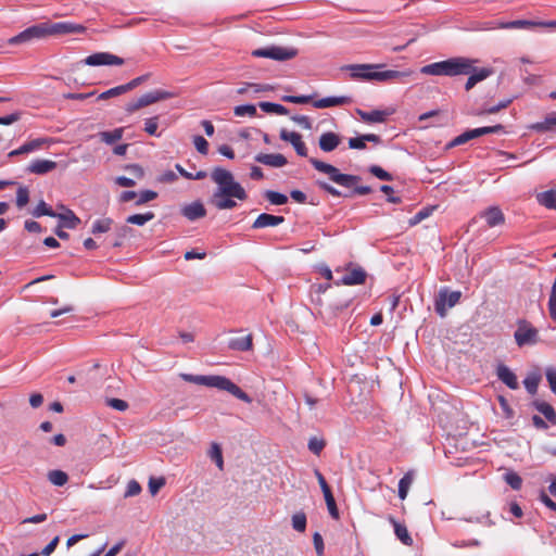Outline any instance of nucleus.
<instances>
[{"instance_id":"nucleus-1","label":"nucleus","mask_w":556,"mask_h":556,"mask_svg":"<svg viewBox=\"0 0 556 556\" xmlns=\"http://www.w3.org/2000/svg\"><path fill=\"white\" fill-rule=\"evenodd\" d=\"M211 178L216 184L211 202L217 210H231L237 206L236 199L247 200L248 194L244 188L235 180L228 169L215 167L211 173Z\"/></svg>"},{"instance_id":"nucleus-2","label":"nucleus","mask_w":556,"mask_h":556,"mask_svg":"<svg viewBox=\"0 0 556 556\" xmlns=\"http://www.w3.org/2000/svg\"><path fill=\"white\" fill-rule=\"evenodd\" d=\"M85 29L86 28L83 25L71 22H42L27 27L16 36L10 38L9 43L15 46L45 39L49 36L81 34Z\"/></svg>"},{"instance_id":"nucleus-3","label":"nucleus","mask_w":556,"mask_h":556,"mask_svg":"<svg viewBox=\"0 0 556 556\" xmlns=\"http://www.w3.org/2000/svg\"><path fill=\"white\" fill-rule=\"evenodd\" d=\"M477 62L476 59L455 56L425 65L421 67L420 72L426 75L448 77L467 75L471 71V65Z\"/></svg>"},{"instance_id":"nucleus-4","label":"nucleus","mask_w":556,"mask_h":556,"mask_svg":"<svg viewBox=\"0 0 556 556\" xmlns=\"http://www.w3.org/2000/svg\"><path fill=\"white\" fill-rule=\"evenodd\" d=\"M179 377L187 382L227 391L245 403L252 402V399L227 377L218 375H191L185 372L180 374Z\"/></svg>"},{"instance_id":"nucleus-5","label":"nucleus","mask_w":556,"mask_h":556,"mask_svg":"<svg viewBox=\"0 0 556 556\" xmlns=\"http://www.w3.org/2000/svg\"><path fill=\"white\" fill-rule=\"evenodd\" d=\"M383 64H353L348 66L350 76L354 79L388 81L406 77L410 72L386 70Z\"/></svg>"},{"instance_id":"nucleus-6","label":"nucleus","mask_w":556,"mask_h":556,"mask_svg":"<svg viewBox=\"0 0 556 556\" xmlns=\"http://www.w3.org/2000/svg\"><path fill=\"white\" fill-rule=\"evenodd\" d=\"M309 163L316 170L328 175L332 182L345 188H353V193L355 194L365 195L371 192L369 186H357V182L361 180L359 176L342 174L336 166L317 159H311Z\"/></svg>"},{"instance_id":"nucleus-7","label":"nucleus","mask_w":556,"mask_h":556,"mask_svg":"<svg viewBox=\"0 0 556 556\" xmlns=\"http://www.w3.org/2000/svg\"><path fill=\"white\" fill-rule=\"evenodd\" d=\"M174 97H175V93H173L170 91L153 90V91L147 92V93L142 94L141 97H139L138 99L127 103L125 110L128 113H134V112L138 111L141 108H144V106H148V105L153 104L155 102H159V101H162V100H167V99H170V98H174Z\"/></svg>"},{"instance_id":"nucleus-8","label":"nucleus","mask_w":556,"mask_h":556,"mask_svg":"<svg viewBox=\"0 0 556 556\" xmlns=\"http://www.w3.org/2000/svg\"><path fill=\"white\" fill-rule=\"evenodd\" d=\"M514 338L519 348L534 345L540 339L538 329L525 319L518 320Z\"/></svg>"},{"instance_id":"nucleus-9","label":"nucleus","mask_w":556,"mask_h":556,"mask_svg":"<svg viewBox=\"0 0 556 556\" xmlns=\"http://www.w3.org/2000/svg\"><path fill=\"white\" fill-rule=\"evenodd\" d=\"M296 50L293 48H283L279 46H270L266 48H260L252 52L253 56L267 58L277 61H286L294 58Z\"/></svg>"},{"instance_id":"nucleus-10","label":"nucleus","mask_w":556,"mask_h":556,"mask_svg":"<svg viewBox=\"0 0 556 556\" xmlns=\"http://www.w3.org/2000/svg\"><path fill=\"white\" fill-rule=\"evenodd\" d=\"M503 130L502 125H495V126H484L479 127L475 129L466 130L465 132L460 134L459 136L455 137L450 143L448 147H457L460 144H464L468 142L469 140L476 139L478 137L489 135V134H498Z\"/></svg>"},{"instance_id":"nucleus-11","label":"nucleus","mask_w":556,"mask_h":556,"mask_svg":"<svg viewBox=\"0 0 556 556\" xmlns=\"http://www.w3.org/2000/svg\"><path fill=\"white\" fill-rule=\"evenodd\" d=\"M462 293L459 291L442 290L435 301V312L444 317L446 309L455 306L460 300Z\"/></svg>"},{"instance_id":"nucleus-12","label":"nucleus","mask_w":556,"mask_h":556,"mask_svg":"<svg viewBox=\"0 0 556 556\" xmlns=\"http://www.w3.org/2000/svg\"><path fill=\"white\" fill-rule=\"evenodd\" d=\"M84 64L89 66H102V65H117L121 66L125 63L124 59L112 54L110 52H97L88 55L84 61Z\"/></svg>"},{"instance_id":"nucleus-13","label":"nucleus","mask_w":556,"mask_h":556,"mask_svg":"<svg viewBox=\"0 0 556 556\" xmlns=\"http://www.w3.org/2000/svg\"><path fill=\"white\" fill-rule=\"evenodd\" d=\"M280 139L283 141L290 142L300 156L307 155L306 144L302 140V136L299 132L288 131L287 129H281L280 130Z\"/></svg>"},{"instance_id":"nucleus-14","label":"nucleus","mask_w":556,"mask_h":556,"mask_svg":"<svg viewBox=\"0 0 556 556\" xmlns=\"http://www.w3.org/2000/svg\"><path fill=\"white\" fill-rule=\"evenodd\" d=\"M492 75V70L488 67H476V64L471 65L470 73L467 74L468 78L465 84V89L469 91L472 89L478 83L486 79Z\"/></svg>"},{"instance_id":"nucleus-15","label":"nucleus","mask_w":556,"mask_h":556,"mask_svg":"<svg viewBox=\"0 0 556 556\" xmlns=\"http://www.w3.org/2000/svg\"><path fill=\"white\" fill-rule=\"evenodd\" d=\"M52 139L49 138H36L25 142L18 149L13 150L9 153V156H15L20 154H27L40 150L43 146L50 144Z\"/></svg>"},{"instance_id":"nucleus-16","label":"nucleus","mask_w":556,"mask_h":556,"mask_svg":"<svg viewBox=\"0 0 556 556\" xmlns=\"http://www.w3.org/2000/svg\"><path fill=\"white\" fill-rule=\"evenodd\" d=\"M352 102H353V99L350 96H333V97H326V98L314 101L313 106L316 109H326V108L351 104Z\"/></svg>"},{"instance_id":"nucleus-17","label":"nucleus","mask_w":556,"mask_h":556,"mask_svg":"<svg viewBox=\"0 0 556 556\" xmlns=\"http://www.w3.org/2000/svg\"><path fill=\"white\" fill-rule=\"evenodd\" d=\"M341 143L340 135L333 131L323 132L319 137L318 144L319 149L324 152H332Z\"/></svg>"},{"instance_id":"nucleus-18","label":"nucleus","mask_w":556,"mask_h":556,"mask_svg":"<svg viewBox=\"0 0 556 556\" xmlns=\"http://www.w3.org/2000/svg\"><path fill=\"white\" fill-rule=\"evenodd\" d=\"M181 214L190 222H194L206 215V210L201 201H194L181 207Z\"/></svg>"},{"instance_id":"nucleus-19","label":"nucleus","mask_w":556,"mask_h":556,"mask_svg":"<svg viewBox=\"0 0 556 556\" xmlns=\"http://www.w3.org/2000/svg\"><path fill=\"white\" fill-rule=\"evenodd\" d=\"M497 378L509 389L516 390L519 387L515 372L504 364H500L496 368Z\"/></svg>"},{"instance_id":"nucleus-20","label":"nucleus","mask_w":556,"mask_h":556,"mask_svg":"<svg viewBox=\"0 0 556 556\" xmlns=\"http://www.w3.org/2000/svg\"><path fill=\"white\" fill-rule=\"evenodd\" d=\"M61 208L63 210L62 213H56L54 216L60 220L59 227L67 228V229H75L79 223L80 219L76 216V214L65 206L61 205Z\"/></svg>"},{"instance_id":"nucleus-21","label":"nucleus","mask_w":556,"mask_h":556,"mask_svg":"<svg viewBox=\"0 0 556 556\" xmlns=\"http://www.w3.org/2000/svg\"><path fill=\"white\" fill-rule=\"evenodd\" d=\"M285 222L283 216L271 215L267 213H262L257 216V218L252 224V228L262 229L266 227H276L281 225Z\"/></svg>"},{"instance_id":"nucleus-22","label":"nucleus","mask_w":556,"mask_h":556,"mask_svg":"<svg viewBox=\"0 0 556 556\" xmlns=\"http://www.w3.org/2000/svg\"><path fill=\"white\" fill-rule=\"evenodd\" d=\"M255 161L261 164H264L266 166H270V167H275V168H280L288 163L287 159L282 154H279V153H271V154L258 153L255 155Z\"/></svg>"},{"instance_id":"nucleus-23","label":"nucleus","mask_w":556,"mask_h":556,"mask_svg":"<svg viewBox=\"0 0 556 556\" xmlns=\"http://www.w3.org/2000/svg\"><path fill=\"white\" fill-rule=\"evenodd\" d=\"M58 164L54 161L37 159L34 160L27 167V170L36 175H45L56 168Z\"/></svg>"},{"instance_id":"nucleus-24","label":"nucleus","mask_w":556,"mask_h":556,"mask_svg":"<svg viewBox=\"0 0 556 556\" xmlns=\"http://www.w3.org/2000/svg\"><path fill=\"white\" fill-rule=\"evenodd\" d=\"M391 113L384 110H374L370 112L357 110V114L366 123H383Z\"/></svg>"},{"instance_id":"nucleus-25","label":"nucleus","mask_w":556,"mask_h":556,"mask_svg":"<svg viewBox=\"0 0 556 556\" xmlns=\"http://www.w3.org/2000/svg\"><path fill=\"white\" fill-rule=\"evenodd\" d=\"M535 198L540 205L548 210H556V189L539 192Z\"/></svg>"},{"instance_id":"nucleus-26","label":"nucleus","mask_w":556,"mask_h":556,"mask_svg":"<svg viewBox=\"0 0 556 556\" xmlns=\"http://www.w3.org/2000/svg\"><path fill=\"white\" fill-rule=\"evenodd\" d=\"M482 216L485 218L489 227H495L504 223V214L498 207H490L483 212Z\"/></svg>"},{"instance_id":"nucleus-27","label":"nucleus","mask_w":556,"mask_h":556,"mask_svg":"<svg viewBox=\"0 0 556 556\" xmlns=\"http://www.w3.org/2000/svg\"><path fill=\"white\" fill-rule=\"evenodd\" d=\"M366 273L362 268H356L345 274L341 281L345 286L361 285L365 281Z\"/></svg>"},{"instance_id":"nucleus-28","label":"nucleus","mask_w":556,"mask_h":556,"mask_svg":"<svg viewBox=\"0 0 556 556\" xmlns=\"http://www.w3.org/2000/svg\"><path fill=\"white\" fill-rule=\"evenodd\" d=\"M228 348L233 351H249L252 349V336L231 338Z\"/></svg>"},{"instance_id":"nucleus-29","label":"nucleus","mask_w":556,"mask_h":556,"mask_svg":"<svg viewBox=\"0 0 556 556\" xmlns=\"http://www.w3.org/2000/svg\"><path fill=\"white\" fill-rule=\"evenodd\" d=\"M533 405L548 421L556 424V412L551 404L544 401H534Z\"/></svg>"},{"instance_id":"nucleus-30","label":"nucleus","mask_w":556,"mask_h":556,"mask_svg":"<svg viewBox=\"0 0 556 556\" xmlns=\"http://www.w3.org/2000/svg\"><path fill=\"white\" fill-rule=\"evenodd\" d=\"M114 222L110 217L100 218L93 222L91 227L92 235H100L108 232L112 229Z\"/></svg>"},{"instance_id":"nucleus-31","label":"nucleus","mask_w":556,"mask_h":556,"mask_svg":"<svg viewBox=\"0 0 556 556\" xmlns=\"http://www.w3.org/2000/svg\"><path fill=\"white\" fill-rule=\"evenodd\" d=\"M556 127V114L547 115L544 121L538 122L531 126L533 130L545 132Z\"/></svg>"},{"instance_id":"nucleus-32","label":"nucleus","mask_w":556,"mask_h":556,"mask_svg":"<svg viewBox=\"0 0 556 556\" xmlns=\"http://www.w3.org/2000/svg\"><path fill=\"white\" fill-rule=\"evenodd\" d=\"M392 523L394 526V533L396 538L405 545L410 546L413 544V539L410 538L407 528L404 525H401L392 519Z\"/></svg>"},{"instance_id":"nucleus-33","label":"nucleus","mask_w":556,"mask_h":556,"mask_svg":"<svg viewBox=\"0 0 556 556\" xmlns=\"http://www.w3.org/2000/svg\"><path fill=\"white\" fill-rule=\"evenodd\" d=\"M414 481V473L408 471L406 472L403 478L399 481V497L401 500H405L407 494H408V490L412 485Z\"/></svg>"},{"instance_id":"nucleus-34","label":"nucleus","mask_w":556,"mask_h":556,"mask_svg":"<svg viewBox=\"0 0 556 556\" xmlns=\"http://www.w3.org/2000/svg\"><path fill=\"white\" fill-rule=\"evenodd\" d=\"M154 217H155V215H154L153 212H147V213H143V214L129 215L126 218V222L128 224H132V225H137V226H143L147 223H149L150 220H152Z\"/></svg>"},{"instance_id":"nucleus-35","label":"nucleus","mask_w":556,"mask_h":556,"mask_svg":"<svg viewBox=\"0 0 556 556\" xmlns=\"http://www.w3.org/2000/svg\"><path fill=\"white\" fill-rule=\"evenodd\" d=\"M48 480L56 486H63L68 481V476L65 471L54 469L48 472Z\"/></svg>"},{"instance_id":"nucleus-36","label":"nucleus","mask_w":556,"mask_h":556,"mask_svg":"<svg viewBox=\"0 0 556 556\" xmlns=\"http://www.w3.org/2000/svg\"><path fill=\"white\" fill-rule=\"evenodd\" d=\"M208 456L216 464L219 470L224 469L223 452L219 444L212 443L211 448L208 451Z\"/></svg>"},{"instance_id":"nucleus-37","label":"nucleus","mask_w":556,"mask_h":556,"mask_svg":"<svg viewBox=\"0 0 556 556\" xmlns=\"http://www.w3.org/2000/svg\"><path fill=\"white\" fill-rule=\"evenodd\" d=\"M260 108L266 113H273L278 115L288 114V109L279 103L261 102Z\"/></svg>"},{"instance_id":"nucleus-38","label":"nucleus","mask_w":556,"mask_h":556,"mask_svg":"<svg viewBox=\"0 0 556 556\" xmlns=\"http://www.w3.org/2000/svg\"><path fill=\"white\" fill-rule=\"evenodd\" d=\"M540 381H541V376L539 374H530L523 380V384H525L526 390L531 395H534L538 391Z\"/></svg>"},{"instance_id":"nucleus-39","label":"nucleus","mask_w":556,"mask_h":556,"mask_svg":"<svg viewBox=\"0 0 556 556\" xmlns=\"http://www.w3.org/2000/svg\"><path fill=\"white\" fill-rule=\"evenodd\" d=\"M123 132H124L123 128H115L112 131H102V132H100V138L106 144H113L114 142H116L119 139H122Z\"/></svg>"},{"instance_id":"nucleus-40","label":"nucleus","mask_w":556,"mask_h":556,"mask_svg":"<svg viewBox=\"0 0 556 556\" xmlns=\"http://www.w3.org/2000/svg\"><path fill=\"white\" fill-rule=\"evenodd\" d=\"M34 217H41V216H50L53 217L56 215V212H54L45 201H40L37 206L31 212Z\"/></svg>"},{"instance_id":"nucleus-41","label":"nucleus","mask_w":556,"mask_h":556,"mask_svg":"<svg viewBox=\"0 0 556 556\" xmlns=\"http://www.w3.org/2000/svg\"><path fill=\"white\" fill-rule=\"evenodd\" d=\"M265 198L273 205H283L288 202V197L286 194L271 190L265 192Z\"/></svg>"},{"instance_id":"nucleus-42","label":"nucleus","mask_w":556,"mask_h":556,"mask_svg":"<svg viewBox=\"0 0 556 556\" xmlns=\"http://www.w3.org/2000/svg\"><path fill=\"white\" fill-rule=\"evenodd\" d=\"M538 26V22L534 21H528V20H516L513 22H508L505 24H502V28H532Z\"/></svg>"},{"instance_id":"nucleus-43","label":"nucleus","mask_w":556,"mask_h":556,"mask_svg":"<svg viewBox=\"0 0 556 556\" xmlns=\"http://www.w3.org/2000/svg\"><path fill=\"white\" fill-rule=\"evenodd\" d=\"M233 113L236 116H239V117H242V116L253 117L256 115V106L253 104L237 105L233 109Z\"/></svg>"},{"instance_id":"nucleus-44","label":"nucleus","mask_w":556,"mask_h":556,"mask_svg":"<svg viewBox=\"0 0 556 556\" xmlns=\"http://www.w3.org/2000/svg\"><path fill=\"white\" fill-rule=\"evenodd\" d=\"M504 480L514 490H519L521 488V485H522L521 477L518 473L514 472V471L506 472L504 475Z\"/></svg>"},{"instance_id":"nucleus-45","label":"nucleus","mask_w":556,"mask_h":556,"mask_svg":"<svg viewBox=\"0 0 556 556\" xmlns=\"http://www.w3.org/2000/svg\"><path fill=\"white\" fill-rule=\"evenodd\" d=\"M292 528L295 531L304 532L306 529V515L304 513H296L292 516Z\"/></svg>"},{"instance_id":"nucleus-46","label":"nucleus","mask_w":556,"mask_h":556,"mask_svg":"<svg viewBox=\"0 0 556 556\" xmlns=\"http://www.w3.org/2000/svg\"><path fill=\"white\" fill-rule=\"evenodd\" d=\"M157 127H159V117L157 116L150 117V118L146 119L144 131H147L149 135L160 137L161 134L157 132Z\"/></svg>"},{"instance_id":"nucleus-47","label":"nucleus","mask_w":556,"mask_h":556,"mask_svg":"<svg viewBox=\"0 0 556 556\" xmlns=\"http://www.w3.org/2000/svg\"><path fill=\"white\" fill-rule=\"evenodd\" d=\"M369 173L372 174L380 180L391 181L393 179L392 175L384 170L382 167L378 165H371L369 167Z\"/></svg>"},{"instance_id":"nucleus-48","label":"nucleus","mask_w":556,"mask_h":556,"mask_svg":"<svg viewBox=\"0 0 556 556\" xmlns=\"http://www.w3.org/2000/svg\"><path fill=\"white\" fill-rule=\"evenodd\" d=\"M125 92H127L125 85H121V86H116L114 88H111V89L102 92L98 97V99L99 100H105V99H109V98L121 96V94H123Z\"/></svg>"},{"instance_id":"nucleus-49","label":"nucleus","mask_w":556,"mask_h":556,"mask_svg":"<svg viewBox=\"0 0 556 556\" xmlns=\"http://www.w3.org/2000/svg\"><path fill=\"white\" fill-rule=\"evenodd\" d=\"M29 201V192L26 187H20L16 191V205L18 208L24 207Z\"/></svg>"},{"instance_id":"nucleus-50","label":"nucleus","mask_w":556,"mask_h":556,"mask_svg":"<svg viewBox=\"0 0 556 556\" xmlns=\"http://www.w3.org/2000/svg\"><path fill=\"white\" fill-rule=\"evenodd\" d=\"M156 197H157V193L155 191H152V190L141 191L137 197L136 205H142L147 202L154 200Z\"/></svg>"},{"instance_id":"nucleus-51","label":"nucleus","mask_w":556,"mask_h":556,"mask_svg":"<svg viewBox=\"0 0 556 556\" xmlns=\"http://www.w3.org/2000/svg\"><path fill=\"white\" fill-rule=\"evenodd\" d=\"M314 96H283L282 100L285 102L295 103V104H304L308 103L313 100Z\"/></svg>"},{"instance_id":"nucleus-52","label":"nucleus","mask_w":556,"mask_h":556,"mask_svg":"<svg viewBox=\"0 0 556 556\" xmlns=\"http://www.w3.org/2000/svg\"><path fill=\"white\" fill-rule=\"evenodd\" d=\"M325 447V442L316 437L311 438L308 441V448L315 455H319Z\"/></svg>"},{"instance_id":"nucleus-53","label":"nucleus","mask_w":556,"mask_h":556,"mask_svg":"<svg viewBox=\"0 0 556 556\" xmlns=\"http://www.w3.org/2000/svg\"><path fill=\"white\" fill-rule=\"evenodd\" d=\"M140 492H141V486H140V484H139L136 480H130V481L127 483V486H126V491H125L124 496H125V497L136 496V495H138Z\"/></svg>"},{"instance_id":"nucleus-54","label":"nucleus","mask_w":556,"mask_h":556,"mask_svg":"<svg viewBox=\"0 0 556 556\" xmlns=\"http://www.w3.org/2000/svg\"><path fill=\"white\" fill-rule=\"evenodd\" d=\"M165 484L164 478H150L149 480V491L152 495H155L162 486Z\"/></svg>"},{"instance_id":"nucleus-55","label":"nucleus","mask_w":556,"mask_h":556,"mask_svg":"<svg viewBox=\"0 0 556 556\" xmlns=\"http://www.w3.org/2000/svg\"><path fill=\"white\" fill-rule=\"evenodd\" d=\"M510 102H511L510 99L503 100V101L498 102L495 105H492V106H489V108L484 109L480 114H494V113H497L502 109L507 108L510 104Z\"/></svg>"},{"instance_id":"nucleus-56","label":"nucleus","mask_w":556,"mask_h":556,"mask_svg":"<svg viewBox=\"0 0 556 556\" xmlns=\"http://www.w3.org/2000/svg\"><path fill=\"white\" fill-rule=\"evenodd\" d=\"M545 375L552 392L556 394V368L547 367Z\"/></svg>"},{"instance_id":"nucleus-57","label":"nucleus","mask_w":556,"mask_h":556,"mask_svg":"<svg viewBox=\"0 0 556 556\" xmlns=\"http://www.w3.org/2000/svg\"><path fill=\"white\" fill-rule=\"evenodd\" d=\"M291 119L301 126L303 129L309 130L312 129V122L308 116L305 115H293Z\"/></svg>"},{"instance_id":"nucleus-58","label":"nucleus","mask_w":556,"mask_h":556,"mask_svg":"<svg viewBox=\"0 0 556 556\" xmlns=\"http://www.w3.org/2000/svg\"><path fill=\"white\" fill-rule=\"evenodd\" d=\"M193 143H194V147L195 149L201 153V154H206L207 153V150H208V143L206 141L205 138H203L202 136H195L193 138Z\"/></svg>"},{"instance_id":"nucleus-59","label":"nucleus","mask_w":556,"mask_h":556,"mask_svg":"<svg viewBox=\"0 0 556 556\" xmlns=\"http://www.w3.org/2000/svg\"><path fill=\"white\" fill-rule=\"evenodd\" d=\"M106 404H108V406H110L116 410H119V412H124L128 408L127 402H125L124 400H119V399H108Z\"/></svg>"},{"instance_id":"nucleus-60","label":"nucleus","mask_w":556,"mask_h":556,"mask_svg":"<svg viewBox=\"0 0 556 556\" xmlns=\"http://www.w3.org/2000/svg\"><path fill=\"white\" fill-rule=\"evenodd\" d=\"M349 148L355 150L366 149V140L363 139V135L349 139Z\"/></svg>"},{"instance_id":"nucleus-61","label":"nucleus","mask_w":556,"mask_h":556,"mask_svg":"<svg viewBox=\"0 0 556 556\" xmlns=\"http://www.w3.org/2000/svg\"><path fill=\"white\" fill-rule=\"evenodd\" d=\"M452 545L454 547H457V548H464V547H477L480 545V541L476 540V539H472V540H468V541H465V540H462V541H455L452 543Z\"/></svg>"},{"instance_id":"nucleus-62","label":"nucleus","mask_w":556,"mask_h":556,"mask_svg":"<svg viewBox=\"0 0 556 556\" xmlns=\"http://www.w3.org/2000/svg\"><path fill=\"white\" fill-rule=\"evenodd\" d=\"M313 543L316 549V553L318 556H321L324 554V541L320 533L315 532L313 535Z\"/></svg>"},{"instance_id":"nucleus-63","label":"nucleus","mask_w":556,"mask_h":556,"mask_svg":"<svg viewBox=\"0 0 556 556\" xmlns=\"http://www.w3.org/2000/svg\"><path fill=\"white\" fill-rule=\"evenodd\" d=\"M59 541H60L59 536L53 538L51 540V542L42 548L41 555L50 556L54 552V549L56 548V546L59 544Z\"/></svg>"},{"instance_id":"nucleus-64","label":"nucleus","mask_w":556,"mask_h":556,"mask_svg":"<svg viewBox=\"0 0 556 556\" xmlns=\"http://www.w3.org/2000/svg\"><path fill=\"white\" fill-rule=\"evenodd\" d=\"M317 185L320 189H323L327 193H329L333 197H341V192L338 189H336L333 186H331L325 181H317Z\"/></svg>"}]
</instances>
